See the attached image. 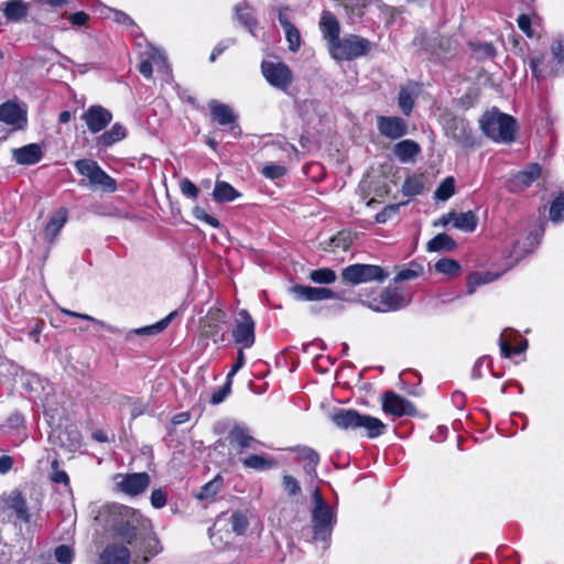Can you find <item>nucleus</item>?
I'll use <instances>...</instances> for the list:
<instances>
[{
    "mask_svg": "<svg viewBox=\"0 0 564 564\" xmlns=\"http://www.w3.org/2000/svg\"><path fill=\"white\" fill-rule=\"evenodd\" d=\"M530 68L533 77L538 82L543 80L544 78H546V76L552 75L554 73L553 69L550 67V63L546 61L544 54L533 56L530 59Z\"/></svg>",
    "mask_w": 564,
    "mask_h": 564,
    "instance_id": "nucleus-36",
    "label": "nucleus"
},
{
    "mask_svg": "<svg viewBox=\"0 0 564 564\" xmlns=\"http://www.w3.org/2000/svg\"><path fill=\"white\" fill-rule=\"evenodd\" d=\"M420 153V144L412 139L402 140L393 147V154L403 163L413 161Z\"/></svg>",
    "mask_w": 564,
    "mask_h": 564,
    "instance_id": "nucleus-28",
    "label": "nucleus"
},
{
    "mask_svg": "<svg viewBox=\"0 0 564 564\" xmlns=\"http://www.w3.org/2000/svg\"><path fill=\"white\" fill-rule=\"evenodd\" d=\"M479 124L484 134L497 143H511L516 140L518 131L516 118L500 112L497 108L485 112Z\"/></svg>",
    "mask_w": 564,
    "mask_h": 564,
    "instance_id": "nucleus-3",
    "label": "nucleus"
},
{
    "mask_svg": "<svg viewBox=\"0 0 564 564\" xmlns=\"http://www.w3.org/2000/svg\"><path fill=\"white\" fill-rule=\"evenodd\" d=\"M448 218L453 219L454 227L466 232H473L477 228L478 217L473 210L465 213L449 212Z\"/></svg>",
    "mask_w": 564,
    "mask_h": 564,
    "instance_id": "nucleus-30",
    "label": "nucleus"
},
{
    "mask_svg": "<svg viewBox=\"0 0 564 564\" xmlns=\"http://www.w3.org/2000/svg\"><path fill=\"white\" fill-rule=\"evenodd\" d=\"M192 213H193V216L195 217V219L200 220V221H204L205 224L209 225V226H210V227H213V228H217V229H218V228H220V227H221L220 221H219L216 217H214V216L209 215V214H208V213H207L203 207H200V206H195V207L193 208V212H192Z\"/></svg>",
    "mask_w": 564,
    "mask_h": 564,
    "instance_id": "nucleus-51",
    "label": "nucleus"
},
{
    "mask_svg": "<svg viewBox=\"0 0 564 564\" xmlns=\"http://www.w3.org/2000/svg\"><path fill=\"white\" fill-rule=\"evenodd\" d=\"M126 137V128L121 123L116 122L108 131H105L97 138V144L100 148H109L112 144L123 140Z\"/></svg>",
    "mask_w": 564,
    "mask_h": 564,
    "instance_id": "nucleus-32",
    "label": "nucleus"
},
{
    "mask_svg": "<svg viewBox=\"0 0 564 564\" xmlns=\"http://www.w3.org/2000/svg\"><path fill=\"white\" fill-rule=\"evenodd\" d=\"M54 557L59 564H72L74 560V551L66 544H61L54 550Z\"/></svg>",
    "mask_w": 564,
    "mask_h": 564,
    "instance_id": "nucleus-53",
    "label": "nucleus"
},
{
    "mask_svg": "<svg viewBox=\"0 0 564 564\" xmlns=\"http://www.w3.org/2000/svg\"><path fill=\"white\" fill-rule=\"evenodd\" d=\"M0 121L12 126L13 130H23L28 124L26 110L15 101L7 100L0 105Z\"/></svg>",
    "mask_w": 564,
    "mask_h": 564,
    "instance_id": "nucleus-17",
    "label": "nucleus"
},
{
    "mask_svg": "<svg viewBox=\"0 0 564 564\" xmlns=\"http://www.w3.org/2000/svg\"><path fill=\"white\" fill-rule=\"evenodd\" d=\"M500 352L505 358H511L514 355L522 354L528 348L527 339H521L517 345L510 344L506 338L500 337Z\"/></svg>",
    "mask_w": 564,
    "mask_h": 564,
    "instance_id": "nucleus-40",
    "label": "nucleus"
},
{
    "mask_svg": "<svg viewBox=\"0 0 564 564\" xmlns=\"http://www.w3.org/2000/svg\"><path fill=\"white\" fill-rule=\"evenodd\" d=\"M310 280L317 284H332L336 281V273L330 268H319L310 273Z\"/></svg>",
    "mask_w": 564,
    "mask_h": 564,
    "instance_id": "nucleus-43",
    "label": "nucleus"
},
{
    "mask_svg": "<svg viewBox=\"0 0 564 564\" xmlns=\"http://www.w3.org/2000/svg\"><path fill=\"white\" fill-rule=\"evenodd\" d=\"M501 273L494 272H474L468 276V293H474L477 286L491 283L500 278Z\"/></svg>",
    "mask_w": 564,
    "mask_h": 564,
    "instance_id": "nucleus-38",
    "label": "nucleus"
},
{
    "mask_svg": "<svg viewBox=\"0 0 564 564\" xmlns=\"http://www.w3.org/2000/svg\"><path fill=\"white\" fill-rule=\"evenodd\" d=\"M296 459L304 463V471L313 477L316 476V468L319 464V454L308 446H297L294 448Z\"/></svg>",
    "mask_w": 564,
    "mask_h": 564,
    "instance_id": "nucleus-27",
    "label": "nucleus"
},
{
    "mask_svg": "<svg viewBox=\"0 0 564 564\" xmlns=\"http://www.w3.org/2000/svg\"><path fill=\"white\" fill-rule=\"evenodd\" d=\"M336 524V516L330 507L313 508L312 510V528L313 539L316 541H328L330 539L334 525Z\"/></svg>",
    "mask_w": 564,
    "mask_h": 564,
    "instance_id": "nucleus-12",
    "label": "nucleus"
},
{
    "mask_svg": "<svg viewBox=\"0 0 564 564\" xmlns=\"http://www.w3.org/2000/svg\"><path fill=\"white\" fill-rule=\"evenodd\" d=\"M550 218L552 221L564 220V192H561L551 203Z\"/></svg>",
    "mask_w": 564,
    "mask_h": 564,
    "instance_id": "nucleus-49",
    "label": "nucleus"
},
{
    "mask_svg": "<svg viewBox=\"0 0 564 564\" xmlns=\"http://www.w3.org/2000/svg\"><path fill=\"white\" fill-rule=\"evenodd\" d=\"M229 444L234 447H237L239 453L251 448L257 449V446L261 443L250 435L249 431L245 426L235 425L230 429L228 433Z\"/></svg>",
    "mask_w": 564,
    "mask_h": 564,
    "instance_id": "nucleus-21",
    "label": "nucleus"
},
{
    "mask_svg": "<svg viewBox=\"0 0 564 564\" xmlns=\"http://www.w3.org/2000/svg\"><path fill=\"white\" fill-rule=\"evenodd\" d=\"M389 278V272L377 264L354 263L341 270V279L350 285L369 282L382 283Z\"/></svg>",
    "mask_w": 564,
    "mask_h": 564,
    "instance_id": "nucleus-4",
    "label": "nucleus"
},
{
    "mask_svg": "<svg viewBox=\"0 0 564 564\" xmlns=\"http://www.w3.org/2000/svg\"><path fill=\"white\" fill-rule=\"evenodd\" d=\"M231 530L237 535H242L246 533L249 527V520L247 514L241 510H236L231 513L229 518Z\"/></svg>",
    "mask_w": 564,
    "mask_h": 564,
    "instance_id": "nucleus-42",
    "label": "nucleus"
},
{
    "mask_svg": "<svg viewBox=\"0 0 564 564\" xmlns=\"http://www.w3.org/2000/svg\"><path fill=\"white\" fill-rule=\"evenodd\" d=\"M330 420L338 429L359 431L361 435L370 440L383 435L387 431V425L380 419L361 414L355 409H335Z\"/></svg>",
    "mask_w": 564,
    "mask_h": 564,
    "instance_id": "nucleus-2",
    "label": "nucleus"
},
{
    "mask_svg": "<svg viewBox=\"0 0 564 564\" xmlns=\"http://www.w3.org/2000/svg\"><path fill=\"white\" fill-rule=\"evenodd\" d=\"M262 75L265 80L273 87L288 91L293 83V73L291 68L283 62H262Z\"/></svg>",
    "mask_w": 564,
    "mask_h": 564,
    "instance_id": "nucleus-9",
    "label": "nucleus"
},
{
    "mask_svg": "<svg viewBox=\"0 0 564 564\" xmlns=\"http://www.w3.org/2000/svg\"><path fill=\"white\" fill-rule=\"evenodd\" d=\"M68 209L66 207H59L50 217L47 224L43 229V235L48 241H53L59 234L61 229L67 223Z\"/></svg>",
    "mask_w": 564,
    "mask_h": 564,
    "instance_id": "nucleus-26",
    "label": "nucleus"
},
{
    "mask_svg": "<svg viewBox=\"0 0 564 564\" xmlns=\"http://www.w3.org/2000/svg\"><path fill=\"white\" fill-rule=\"evenodd\" d=\"M456 48V41L449 36H440L436 40V46L433 53H435L438 58H447V55L452 53Z\"/></svg>",
    "mask_w": 564,
    "mask_h": 564,
    "instance_id": "nucleus-47",
    "label": "nucleus"
},
{
    "mask_svg": "<svg viewBox=\"0 0 564 564\" xmlns=\"http://www.w3.org/2000/svg\"><path fill=\"white\" fill-rule=\"evenodd\" d=\"M224 486V478L216 475L210 481L200 487L199 492L196 495L198 500L214 501L216 496L220 492Z\"/></svg>",
    "mask_w": 564,
    "mask_h": 564,
    "instance_id": "nucleus-35",
    "label": "nucleus"
},
{
    "mask_svg": "<svg viewBox=\"0 0 564 564\" xmlns=\"http://www.w3.org/2000/svg\"><path fill=\"white\" fill-rule=\"evenodd\" d=\"M400 206L401 204L387 205L376 215V221L378 224L387 223L389 219L398 215Z\"/></svg>",
    "mask_w": 564,
    "mask_h": 564,
    "instance_id": "nucleus-55",
    "label": "nucleus"
},
{
    "mask_svg": "<svg viewBox=\"0 0 564 564\" xmlns=\"http://www.w3.org/2000/svg\"><path fill=\"white\" fill-rule=\"evenodd\" d=\"M232 338L240 348H251L256 343V322L245 308L238 312Z\"/></svg>",
    "mask_w": 564,
    "mask_h": 564,
    "instance_id": "nucleus-11",
    "label": "nucleus"
},
{
    "mask_svg": "<svg viewBox=\"0 0 564 564\" xmlns=\"http://www.w3.org/2000/svg\"><path fill=\"white\" fill-rule=\"evenodd\" d=\"M59 463L57 459H54L51 463L52 474L51 480L55 484H63L65 486L69 485V477L65 470H59Z\"/></svg>",
    "mask_w": 564,
    "mask_h": 564,
    "instance_id": "nucleus-56",
    "label": "nucleus"
},
{
    "mask_svg": "<svg viewBox=\"0 0 564 564\" xmlns=\"http://www.w3.org/2000/svg\"><path fill=\"white\" fill-rule=\"evenodd\" d=\"M448 133L462 148L471 149L478 144L470 123L463 119L454 117L448 121Z\"/></svg>",
    "mask_w": 564,
    "mask_h": 564,
    "instance_id": "nucleus-14",
    "label": "nucleus"
},
{
    "mask_svg": "<svg viewBox=\"0 0 564 564\" xmlns=\"http://www.w3.org/2000/svg\"><path fill=\"white\" fill-rule=\"evenodd\" d=\"M323 37L327 40L328 50L340 40V25L337 18L329 11H324L319 20Z\"/></svg>",
    "mask_w": 564,
    "mask_h": 564,
    "instance_id": "nucleus-22",
    "label": "nucleus"
},
{
    "mask_svg": "<svg viewBox=\"0 0 564 564\" xmlns=\"http://www.w3.org/2000/svg\"><path fill=\"white\" fill-rule=\"evenodd\" d=\"M262 174L270 180H278L286 174V167L280 164L265 165Z\"/></svg>",
    "mask_w": 564,
    "mask_h": 564,
    "instance_id": "nucleus-61",
    "label": "nucleus"
},
{
    "mask_svg": "<svg viewBox=\"0 0 564 564\" xmlns=\"http://www.w3.org/2000/svg\"><path fill=\"white\" fill-rule=\"evenodd\" d=\"M542 173L539 163H530L524 170L519 171L508 182V189L511 193H518L530 187Z\"/></svg>",
    "mask_w": 564,
    "mask_h": 564,
    "instance_id": "nucleus-18",
    "label": "nucleus"
},
{
    "mask_svg": "<svg viewBox=\"0 0 564 564\" xmlns=\"http://www.w3.org/2000/svg\"><path fill=\"white\" fill-rule=\"evenodd\" d=\"M423 273V267L419 263L411 262L409 268L400 270L394 276L395 283L414 280Z\"/></svg>",
    "mask_w": 564,
    "mask_h": 564,
    "instance_id": "nucleus-46",
    "label": "nucleus"
},
{
    "mask_svg": "<svg viewBox=\"0 0 564 564\" xmlns=\"http://www.w3.org/2000/svg\"><path fill=\"white\" fill-rule=\"evenodd\" d=\"M3 512L7 513L8 519L15 525L18 523L26 524L31 521L26 500L18 489L12 490L6 498H3Z\"/></svg>",
    "mask_w": 564,
    "mask_h": 564,
    "instance_id": "nucleus-13",
    "label": "nucleus"
},
{
    "mask_svg": "<svg viewBox=\"0 0 564 564\" xmlns=\"http://www.w3.org/2000/svg\"><path fill=\"white\" fill-rule=\"evenodd\" d=\"M241 194L229 183L225 181H216L213 191V197L217 203L234 202Z\"/></svg>",
    "mask_w": 564,
    "mask_h": 564,
    "instance_id": "nucleus-33",
    "label": "nucleus"
},
{
    "mask_svg": "<svg viewBox=\"0 0 564 564\" xmlns=\"http://www.w3.org/2000/svg\"><path fill=\"white\" fill-rule=\"evenodd\" d=\"M232 380L226 377V382L223 387L213 392L209 403L217 405L221 403L231 392Z\"/></svg>",
    "mask_w": 564,
    "mask_h": 564,
    "instance_id": "nucleus-52",
    "label": "nucleus"
},
{
    "mask_svg": "<svg viewBox=\"0 0 564 564\" xmlns=\"http://www.w3.org/2000/svg\"><path fill=\"white\" fill-rule=\"evenodd\" d=\"M455 193V180L453 176H447L442 181L435 191V197L438 200L445 202L449 199Z\"/></svg>",
    "mask_w": 564,
    "mask_h": 564,
    "instance_id": "nucleus-48",
    "label": "nucleus"
},
{
    "mask_svg": "<svg viewBox=\"0 0 564 564\" xmlns=\"http://www.w3.org/2000/svg\"><path fill=\"white\" fill-rule=\"evenodd\" d=\"M371 51L369 40L356 35L348 34L340 39L329 51L332 57L337 61H352L367 55Z\"/></svg>",
    "mask_w": 564,
    "mask_h": 564,
    "instance_id": "nucleus-6",
    "label": "nucleus"
},
{
    "mask_svg": "<svg viewBox=\"0 0 564 564\" xmlns=\"http://www.w3.org/2000/svg\"><path fill=\"white\" fill-rule=\"evenodd\" d=\"M226 321L227 314L225 311L218 307H210L200 319L202 334L206 338L213 339L215 344L223 343L226 335Z\"/></svg>",
    "mask_w": 564,
    "mask_h": 564,
    "instance_id": "nucleus-8",
    "label": "nucleus"
},
{
    "mask_svg": "<svg viewBox=\"0 0 564 564\" xmlns=\"http://www.w3.org/2000/svg\"><path fill=\"white\" fill-rule=\"evenodd\" d=\"M31 4L23 0H8L2 2L1 9L7 22L17 23L28 15Z\"/></svg>",
    "mask_w": 564,
    "mask_h": 564,
    "instance_id": "nucleus-25",
    "label": "nucleus"
},
{
    "mask_svg": "<svg viewBox=\"0 0 564 564\" xmlns=\"http://www.w3.org/2000/svg\"><path fill=\"white\" fill-rule=\"evenodd\" d=\"M151 478L148 473H131L123 476L117 484L120 491L128 496L135 497L143 494L150 486Z\"/></svg>",
    "mask_w": 564,
    "mask_h": 564,
    "instance_id": "nucleus-19",
    "label": "nucleus"
},
{
    "mask_svg": "<svg viewBox=\"0 0 564 564\" xmlns=\"http://www.w3.org/2000/svg\"><path fill=\"white\" fill-rule=\"evenodd\" d=\"M332 299H340V296L338 295V293L334 292L328 288L313 286L312 302Z\"/></svg>",
    "mask_w": 564,
    "mask_h": 564,
    "instance_id": "nucleus-58",
    "label": "nucleus"
},
{
    "mask_svg": "<svg viewBox=\"0 0 564 564\" xmlns=\"http://www.w3.org/2000/svg\"><path fill=\"white\" fill-rule=\"evenodd\" d=\"M290 293L297 301L312 302L313 286L294 284L290 288Z\"/></svg>",
    "mask_w": 564,
    "mask_h": 564,
    "instance_id": "nucleus-54",
    "label": "nucleus"
},
{
    "mask_svg": "<svg viewBox=\"0 0 564 564\" xmlns=\"http://www.w3.org/2000/svg\"><path fill=\"white\" fill-rule=\"evenodd\" d=\"M415 105L414 96L406 88H401L398 95V106L404 116H410Z\"/></svg>",
    "mask_w": 564,
    "mask_h": 564,
    "instance_id": "nucleus-45",
    "label": "nucleus"
},
{
    "mask_svg": "<svg viewBox=\"0 0 564 564\" xmlns=\"http://www.w3.org/2000/svg\"><path fill=\"white\" fill-rule=\"evenodd\" d=\"M87 129L91 133L102 131L112 120V113L100 105H93L82 115Z\"/></svg>",
    "mask_w": 564,
    "mask_h": 564,
    "instance_id": "nucleus-16",
    "label": "nucleus"
},
{
    "mask_svg": "<svg viewBox=\"0 0 564 564\" xmlns=\"http://www.w3.org/2000/svg\"><path fill=\"white\" fill-rule=\"evenodd\" d=\"M67 2L68 0H31V3L37 9V11L43 10L46 7L56 11L66 6Z\"/></svg>",
    "mask_w": 564,
    "mask_h": 564,
    "instance_id": "nucleus-59",
    "label": "nucleus"
},
{
    "mask_svg": "<svg viewBox=\"0 0 564 564\" xmlns=\"http://www.w3.org/2000/svg\"><path fill=\"white\" fill-rule=\"evenodd\" d=\"M351 245V240L349 236L345 235L344 232H338L336 236H334L330 241L329 246L334 249H341L346 251Z\"/></svg>",
    "mask_w": 564,
    "mask_h": 564,
    "instance_id": "nucleus-63",
    "label": "nucleus"
},
{
    "mask_svg": "<svg viewBox=\"0 0 564 564\" xmlns=\"http://www.w3.org/2000/svg\"><path fill=\"white\" fill-rule=\"evenodd\" d=\"M176 315H177V312L174 311V312H171L167 316H165L161 321H159L152 325L131 329L130 332L127 333L126 339L130 340L132 335H140V336L158 335V334L162 333L170 325V323L173 321V318Z\"/></svg>",
    "mask_w": 564,
    "mask_h": 564,
    "instance_id": "nucleus-29",
    "label": "nucleus"
},
{
    "mask_svg": "<svg viewBox=\"0 0 564 564\" xmlns=\"http://www.w3.org/2000/svg\"><path fill=\"white\" fill-rule=\"evenodd\" d=\"M62 18H66L74 26H85L90 20L89 14L85 11H77L69 14L64 13Z\"/></svg>",
    "mask_w": 564,
    "mask_h": 564,
    "instance_id": "nucleus-60",
    "label": "nucleus"
},
{
    "mask_svg": "<svg viewBox=\"0 0 564 564\" xmlns=\"http://www.w3.org/2000/svg\"><path fill=\"white\" fill-rule=\"evenodd\" d=\"M78 174L86 176L91 186L106 193H115L118 189L117 182L100 165L91 159H79L74 163Z\"/></svg>",
    "mask_w": 564,
    "mask_h": 564,
    "instance_id": "nucleus-5",
    "label": "nucleus"
},
{
    "mask_svg": "<svg viewBox=\"0 0 564 564\" xmlns=\"http://www.w3.org/2000/svg\"><path fill=\"white\" fill-rule=\"evenodd\" d=\"M279 23L284 30L285 39L289 43V50L291 52H297L301 46V33L299 29L288 19L286 15L279 14Z\"/></svg>",
    "mask_w": 564,
    "mask_h": 564,
    "instance_id": "nucleus-31",
    "label": "nucleus"
},
{
    "mask_svg": "<svg viewBox=\"0 0 564 564\" xmlns=\"http://www.w3.org/2000/svg\"><path fill=\"white\" fill-rule=\"evenodd\" d=\"M13 160L20 165H33L43 158L42 149L36 143H30L12 150Z\"/></svg>",
    "mask_w": 564,
    "mask_h": 564,
    "instance_id": "nucleus-24",
    "label": "nucleus"
},
{
    "mask_svg": "<svg viewBox=\"0 0 564 564\" xmlns=\"http://www.w3.org/2000/svg\"><path fill=\"white\" fill-rule=\"evenodd\" d=\"M106 523L112 535L127 545L137 543L138 538L150 529L151 520L140 510L121 503L106 507Z\"/></svg>",
    "mask_w": 564,
    "mask_h": 564,
    "instance_id": "nucleus-1",
    "label": "nucleus"
},
{
    "mask_svg": "<svg viewBox=\"0 0 564 564\" xmlns=\"http://www.w3.org/2000/svg\"><path fill=\"white\" fill-rule=\"evenodd\" d=\"M467 45L474 53L478 54L477 58L480 61L486 58L494 59L497 55V50L490 42L469 41Z\"/></svg>",
    "mask_w": 564,
    "mask_h": 564,
    "instance_id": "nucleus-39",
    "label": "nucleus"
},
{
    "mask_svg": "<svg viewBox=\"0 0 564 564\" xmlns=\"http://www.w3.org/2000/svg\"><path fill=\"white\" fill-rule=\"evenodd\" d=\"M208 109L210 115V121L214 124L226 127L227 131L234 138H240L242 135L241 127L238 123V115L229 105L216 99H212L208 102Z\"/></svg>",
    "mask_w": 564,
    "mask_h": 564,
    "instance_id": "nucleus-7",
    "label": "nucleus"
},
{
    "mask_svg": "<svg viewBox=\"0 0 564 564\" xmlns=\"http://www.w3.org/2000/svg\"><path fill=\"white\" fill-rule=\"evenodd\" d=\"M435 270L438 273L447 274L449 276H458L462 268L458 261L451 258H442L436 261Z\"/></svg>",
    "mask_w": 564,
    "mask_h": 564,
    "instance_id": "nucleus-41",
    "label": "nucleus"
},
{
    "mask_svg": "<svg viewBox=\"0 0 564 564\" xmlns=\"http://www.w3.org/2000/svg\"><path fill=\"white\" fill-rule=\"evenodd\" d=\"M381 409L386 414L395 417L415 416L417 414L414 403L393 390H387L382 394Z\"/></svg>",
    "mask_w": 564,
    "mask_h": 564,
    "instance_id": "nucleus-10",
    "label": "nucleus"
},
{
    "mask_svg": "<svg viewBox=\"0 0 564 564\" xmlns=\"http://www.w3.org/2000/svg\"><path fill=\"white\" fill-rule=\"evenodd\" d=\"M518 28L530 39L534 36V30L532 28L531 17L527 13H522L517 19Z\"/></svg>",
    "mask_w": 564,
    "mask_h": 564,
    "instance_id": "nucleus-62",
    "label": "nucleus"
},
{
    "mask_svg": "<svg viewBox=\"0 0 564 564\" xmlns=\"http://www.w3.org/2000/svg\"><path fill=\"white\" fill-rule=\"evenodd\" d=\"M457 247L456 241L447 234L440 232L436 236H434L429 242H427V251L430 252H440V251H446L451 252Z\"/></svg>",
    "mask_w": 564,
    "mask_h": 564,
    "instance_id": "nucleus-34",
    "label": "nucleus"
},
{
    "mask_svg": "<svg viewBox=\"0 0 564 564\" xmlns=\"http://www.w3.org/2000/svg\"><path fill=\"white\" fill-rule=\"evenodd\" d=\"M131 552L124 544L111 543L100 553V564H129Z\"/></svg>",
    "mask_w": 564,
    "mask_h": 564,
    "instance_id": "nucleus-23",
    "label": "nucleus"
},
{
    "mask_svg": "<svg viewBox=\"0 0 564 564\" xmlns=\"http://www.w3.org/2000/svg\"><path fill=\"white\" fill-rule=\"evenodd\" d=\"M236 15L238 21L246 26L248 30H252L257 26V19L253 15L252 9L248 6H237Z\"/></svg>",
    "mask_w": 564,
    "mask_h": 564,
    "instance_id": "nucleus-44",
    "label": "nucleus"
},
{
    "mask_svg": "<svg viewBox=\"0 0 564 564\" xmlns=\"http://www.w3.org/2000/svg\"><path fill=\"white\" fill-rule=\"evenodd\" d=\"M372 303L378 312L398 311L408 305L405 294L400 288H386Z\"/></svg>",
    "mask_w": 564,
    "mask_h": 564,
    "instance_id": "nucleus-15",
    "label": "nucleus"
},
{
    "mask_svg": "<svg viewBox=\"0 0 564 564\" xmlns=\"http://www.w3.org/2000/svg\"><path fill=\"white\" fill-rule=\"evenodd\" d=\"M379 132L391 140H397L408 133L405 120L397 116H379L377 120Z\"/></svg>",
    "mask_w": 564,
    "mask_h": 564,
    "instance_id": "nucleus-20",
    "label": "nucleus"
},
{
    "mask_svg": "<svg viewBox=\"0 0 564 564\" xmlns=\"http://www.w3.org/2000/svg\"><path fill=\"white\" fill-rule=\"evenodd\" d=\"M241 462L246 468L254 470H267L276 466V462L274 459L257 454L249 455L248 457H245Z\"/></svg>",
    "mask_w": 564,
    "mask_h": 564,
    "instance_id": "nucleus-37",
    "label": "nucleus"
},
{
    "mask_svg": "<svg viewBox=\"0 0 564 564\" xmlns=\"http://www.w3.org/2000/svg\"><path fill=\"white\" fill-rule=\"evenodd\" d=\"M423 183L416 176H409L404 180L402 192L405 196H416L423 191Z\"/></svg>",
    "mask_w": 564,
    "mask_h": 564,
    "instance_id": "nucleus-50",
    "label": "nucleus"
},
{
    "mask_svg": "<svg viewBox=\"0 0 564 564\" xmlns=\"http://www.w3.org/2000/svg\"><path fill=\"white\" fill-rule=\"evenodd\" d=\"M181 192L183 195L196 199L199 195L198 187L188 178H183L180 183Z\"/></svg>",
    "mask_w": 564,
    "mask_h": 564,
    "instance_id": "nucleus-64",
    "label": "nucleus"
},
{
    "mask_svg": "<svg viewBox=\"0 0 564 564\" xmlns=\"http://www.w3.org/2000/svg\"><path fill=\"white\" fill-rule=\"evenodd\" d=\"M282 486L284 491L289 496H297L301 494V486L299 481L291 475H284L282 479Z\"/></svg>",
    "mask_w": 564,
    "mask_h": 564,
    "instance_id": "nucleus-57",
    "label": "nucleus"
}]
</instances>
